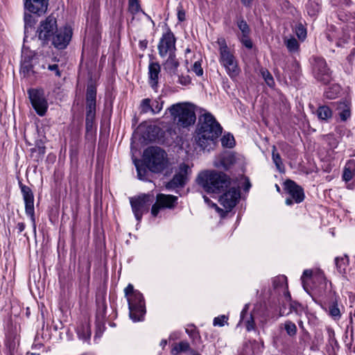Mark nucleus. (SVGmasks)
<instances>
[{
    "instance_id": "nucleus-1",
    "label": "nucleus",
    "mask_w": 355,
    "mask_h": 355,
    "mask_svg": "<svg viewBox=\"0 0 355 355\" xmlns=\"http://www.w3.org/2000/svg\"><path fill=\"white\" fill-rule=\"evenodd\" d=\"M223 128L209 112L200 116L196 130V141L202 150L209 151L215 146Z\"/></svg>"
},
{
    "instance_id": "nucleus-2",
    "label": "nucleus",
    "mask_w": 355,
    "mask_h": 355,
    "mask_svg": "<svg viewBox=\"0 0 355 355\" xmlns=\"http://www.w3.org/2000/svg\"><path fill=\"white\" fill-rule=\"evenodd\" d=\"M196 182L209 193H220L230 186V178L224 173L206 171L199 173Z\"/></svg>"
},
{
    "instance_id": "nucleus-3",
    "label": "nucleus",
    "mask_w": 355,
    "mask_h": 355,
    "mask_svg": "<svg viewBox=\"0 0 355 355\" xmlns=\"http://www.w3.org/2000/svg\"><path fill=\"white\" fill-rule=\"evenodd\" d=\"M143 162L150 171L155 173H161L167 166V155L161 148L150 146L144 150Z\"/></svg>"
},
{
    "instance_id": "nucleus-4",
    "label": "nucleus",
    "mask_w": 355,
    "mask_h": 355,
    "mask_svg": "<svg viewBox=\"0 0 355 355\" xmlns=\"http://www.w3.org/2000/svg\"><path fill=\"white\" fill-rule=\"evenodd\" d=\"M173 121L180 126L186 128L196 121L194 111L185 104L176 103L168 108Z\"/></svg>"
},
{
    "instance_id": "nucleus-5",
    "label": "nucleus",
    "mask_w": 355,
    "mask_h": 355,
    "mask_svg": "<svg viewBox=\"0 0 355 355\" xmlns=\"http://www.w3.org/2000/svg\"><path fill=\"white\" fill-rule=\"evenodd\" d=\"M220 52V62L225 68L230 78H236L240 72L234 55L229 50L224 39L218 40Z\"/></svg>"
},
{
    "instance_id": "nucleus-6",
    "label": "nucleus",
    "mask_w": 355,
    "mask_h": 355,
    "mask_svg": "<svg viewBox=\"0 0 355 355\" xmlns=\"http://www.w3.org/2000/svg\"><path fill=\"white\" fill-rule=\"evenodd\" d=\"M130 318L133 322L141 321L146 313L145 301L142 293H135L128 300Z\"/></svg>"
},
{
    "instance_id": "nucleus-7",
    "label": "nucleus",
    "mask_w": 355,
    "mask_h": 355,
    "mask_svg": "<svg viewBox=\"0 0 355 355\" xmlns=\"http://www.w3.org/2000/svg\"><path fill=\"white\" fill-rule=\"evenodd\" d=\"M313 74L315 79L323 84L329 83L331 79V71L327 67L325 60L320 57L312 58Z\"/></svg>"
},
{
    "instance_id": "nucleus-8",
    "label": "nucleus",
    "mask_w": 355,
    "mask_h": 355,
    "mask_svg": "<svg viewBox=\"0 0 355 355\" xmlns=\"http://www.w3.org/2000/svg\"><path fill=\"white\" fill-rule=\"evenodd\" d=\"M31 105L37 114L41 116L45 115L48 109V103L42 89L31 88L27 91Z\"/></svg>"
},
{
    "instance_id": "nucleus-9",
    "label": "nucleus",
    "mask_w": 355,
    "mask_h": 355,
    "mask_svg": "<svg viewBox=\"0 0 355 355\" xmlns=\"http://www.w3.org/2000/svg\"><path fill=\"white\" fill-rule=\"evenodd\" d=\"M191 172V170L188 164H180L173 178L167 182L166 189H175L184 187L189 179Z\"/></svg>"
},
{
    "instance_id": "nucleus-10",
    "label": "nucleus",
    "mask_w": 355,
    "mask_h": 355,
    "mask_svg": "<svg viewBox=\"0 0 355 355\" xmlns=\"http://www.w3.org/2000/svg\"><path fill=\"white\" fill-rule=\"evenodd\" d=\"M176 39L174 34L170 29H168L166 33H164L159 41L157 45L158 53L160 57L164 58L169 55L175 53Z\"/></svg>"
},
{
    "instance_id": "nucleus-11",
    "label": "nucleus",
    "mask_w": 355,
    "mask_h": 355,
    "mask_svg": "<svg viewBox=\"0 0 355 355\" xmlns=\"http://www.w3.org/2000/svg\"><path fill=\"white\" fill-rule=\"evenodd\" d=\"M150 198V196L147 194H141L130 198L132 210L137 221L139 222L143 214L148 212V207L151 202Z\"/></svg>"
},
{
    "instance_id": "nucleus-12",
    "label": "nucleus",
    "mask_w": 355,
    "mask_h": 355,
    "mask_svg": "<svg viewBox=\"0 0 355 355\" xmlns=\"http://www.w3.org/2000/svg\"><path fill=\"white\" fill-rule=\"evenodd\" d=\"M19 187L25 203V212L32 221L33 231L36 232V224L34 209V195L30 187L19 182Z\"/></svg>"
},
{
    "instance_id": "nucleus-13",
    "label": "nucleus",
    "mask_w": 355,
    "mask_h": 355,
    "mask_svg": "<svg viewBox=\"0 0 355 355\" xmlns=\"http://www.w3.org/2000/svg\"><path fill=\"white\" fill-rule=\"evenodd\" d=\"M57 21L55 17L49 15L40 22L37 29L38 37L43 42H47L57 31Z\"/></svg>"
},
{
    "instance_id": "nucleus-14",
    "label": "nucleus",
    "mask_w": 355,
    "mask_h": 355,
    "mask_svg": "<svg viewBox=\"0 0 355 355\" xmlns=\"http://www.w3.org/2000/svg\"><path fill=\"white\" fill-rule=\"evenodd\" d=\"M284 189L290 196V198L286 199L285 202L287 205H292L293 204V202H295V203H300L304 200V190L294 181L287 180L284 182Z\"/></svg>"
},
{
    "instance_id": "nucleus-15",
    "label": "nucleus",
    "mask_w": 355,
    "mask_h": 355,
    "mask_svg": "<svg viewBox=\"0 0 355 355\" xmlns=\"http://www.w3.org/2000/svg\"><path fill=\"white\" fill-rule=\"evenodd\" d=\"M178 198L172 195L159 193L156 197V202L152 206L151 214L156 217L162 209H172L177 203Z\"/></svg>"
},
{
    "instance_id": "nucleus-16",
    "label": "nucleus",
    "mask_w": 355,
    "mask_h": 355,
    "mask_svg": "<svg viewBox=\"0 0 355 355\" xmlns=\"http://www.w3.org/2000/svg\"><path fill=\"white\" fill-rule=\"evenodd\" d=\"M240 198V190L235 187L230 188L219 198L220 204L227 211H231Z\"/></svg>"
},
{
    "instance_id": "nucleus-17",
    "label": "nucleus",
    "mask_w": 355,
    "mask_h": 355,
    "mask_svg": "<svg viewBox=\"0 0 355 355\" xmlns=\"http://www.w3.org/2000/svg\"><path fill=\"white\" fill-rule=\"evenodd\" d=\"M72 36V31L70 27L65 26L55 32L53 37L52 43L58 49H64L69 44Z\"/></svg>"
},
{
    "instance_id": "nucleus-18",
    "label": "nucleus",
    "mask_w": 355,
    "mask_h": 355,
    "mask_svg": "<svg viewBox=\"0 0 355 355\" xmlns=\"http://www.w3.org/2000/svg\"><path fill=\"white\" fill-rule=\"evenodd\" d=\"M96 324L98 330L104 325L106 317L107 304L105 300V295H97L96 298Z\"/></svg>"
},
{
    "instance_id": "nucleus-19",
    "label": "nucleus",
    "mask_w": 355,
    "mask_h": 355,
    "mask_svg": "<svg viewBox=\"0 0 355 355\" xmlns=\"http://www.w3.org/2000/svg\"><path fill=\"white\" fill-rule=\"evenodd\" d=\"M306 279H312L314 282H318L322 286L327 287V281L326 279V277L324 276V272L320 270H312L310 269L304 270L303 272V274L301 277V281L302 286L305 290L306 288Z\"/></svg>"
},
{
    "instance_id": "nucleus-20",
    "label": "nucleus",
    "mask_w": 355,
    "mask_h": 355,
    "mask_svg": "<svg viewBox=\"0 0 355 355\" xmlns=\"http://www.w3.org/2000/svg\"><path fill=\"white\" fill-rule=\"evenodd\" d=\"M49 5V0H26L25 8L30 12L40 15L46 12Z\"/></svg>"
},
{
    "instance_id": "nucleus-21",
    "label": "nucleus",
    "mask_w": 355,
    "mask_h": 355,
    "mask_svg": "<svg viewBox=\"0 0 355 355\" xmlns=\"http://www.w3.org/2000/svg\"><path fill=\"white\" fill-rule=\"evenodd\" d=\"M161 71L160 64L158 62H150L148 65V83L153 89L157 87L159 74Z\"/></svg>"
},
{
    "instance_id": "nucleus-22",
    "label": "nucleus",
    "mask_w": 355,
    "mask_h": 355,
    "mask_svg": "<svg viewBox=\"0 0 355 355\" xmlns=\"http://www.w3.org/2000/svg\"><path fill=\"white\" fill-rule=\"evenodd\" d=\"M328 335V343L327 345V350L329 355H336L339 349V345L335 337V332L333 329H327Z\"/></svg>"
},
{
    "instance_id": "nucleus-23",
    "label": "nucleus",
    "mask_w": 355,
    "mask_h": 355,
    "mask_svg": "<svg viewBox=\"0 0 355 355\" xmlns=\"http://www.w3.org/2000/svg\"><path fill=\"white\" fill-rule=\"evenodd\" d=\"M329 315L334 320H338L341 318V311L338 304L336 296H332L331 302L327 304Z\"/></svg>"
},
{
    "instance_id": "nucleus-24",
    "label": "nucleus",
    "mask_w": 355,
    "mask_h": 355,
    "mask_svg": "<svg viewBox=\"0 0 355 355\" xmlns=\"http://www.w3.org/2000/svg\"><path fill=\"white\" fill-rule=\"evenodd\" d=\"M248 304H245L241 313V319L239 322H243L248 331L254 330L255 323L252 315H248Z\"/></svg>"
},
{
    "instance_id": "nucleus-25",
    "label": "nucleus",
    "mask_w": 355,
    "mask_h": 355,
    "mask_svg": "<svg viewBox=\"0 0 355 355\" xmlns=\"http://www.w3.org/2000/svg\"><path fill=\"white\" fill-rule=\"evenodd\" d=\"M167 56L168 59L163 64L164 68L167 73L174 75L179 67V62L176 59L175 53Z\"/></svg>"
},
{
    "instance_id": "nucleus-26",
    "label": "nucleus",
    "mask_w": 355,
    "mask_h": 355,
    "mask_svg": "<svg viewBox=\"0 0 355 355\" xmlns=\"http://www.w3.org/2000/svg\"><path fill=\"white\" fill-rule=\"evenodd\" d=\"M236 158L233 154H227L221 157L219 162L216 164V166L223 168L224 170L227 171L234 164Z\"/></svg>"
},
{
    "instance_id": "nucleus-27",
    "label": "nucleus",
    "mask_w": 355,
    "mask_h": 355,
    "mask_svg": "<svg viewBox=\"0 0 355 355\" xmlns=\"http://www.w3.org/2000/svg\"><path fill=\"white\" fill-rule=\"evenodd\" d=\"M338 115L342 121H347L351 116L349 105L346 102H340L337 105Z\"/></svg>"
},
{
    "instance_id": "nucleus-28",
    "label": "nucleus",
    "mask_w": 355,
    "mask_h": 355,
    "mask_svg": "<svg viewBox=\"0 0 355 355\" xmlns=\"http://www.w3.org/2000/svg\"><path fill=\"white\" fill-rule=\"evenodd\" d=\"M76 332L80 339H82L84 341H87L90 339L91 329L89 324H81L77 327Z\"/></svg>"
},
{
    "instance_id": "nucleus-29",
    "label": "nucleus",
    "mask_w": 355,
    "mask_h": 355,
    "mask_svg": "<svg viewBox=\"0 0 355 355\" xmlns=\"http://www.w3.org/2000/svg\"><path fill=\"white\" fill-rule=\"evenodd\" d=\"M33 65L31 62L30 58L24 56L21 64L20 73L23 74L24 77H28L33 72Z\"/></svg>"
},
{
    "instance_id": "nucleus-30",
    "label": "nucleus",
    "mask_w": 355,
    "mask_h": 355,
    "mask_svg": "<svg viewBox=\"0 0 355 355\" xmlns=\"http://www.w3.org/2000/svg\"><path fill=\"white\" fill-rule=\"evenodd\" d=\"M272 159L274 164L276 166L277 169L281 173L284 172L285 167L282 162V159L281 158L279 153L277 152V148L275 147V146H272Z\"/></svg>"
},
{
    "instance_id": "nucleus-31",
    "label": "nucleus",
    "mask_w": 355,
    "mask_h": 355,
    "mask_svg": "<svg viewBox=\"0 0 355 355\" xmlns=\"http://www.w3.org/2000/svg\"><path fill=\"white\" fill-rule=\"evenodd\" d=\"M317 115L320 120L327 121L331 118L332 112L328 106L322 105L318 107Z\"/></svg>"
},
{
    "instance_id": "nucleus-32",
    "label": "nucleus",
    "mask_w": 355,
    "mask_h": 355,
    "mask_svg": "<svg viewBox=\"0 0 355 355\" xmlns=\"http://www.w3.org/2000/svg\"><path fill=\"white\" fill-rule=\"evenodd\" d=\"M190 345L187 341H181L179 343H175L171 349V354L178 355L181 352H187L189 349Z\"/></svg>"
},
{
    "instance_id": "nucleus-33",
    "label": "nucleus",
    "mask_w": 355,
    "mask_h": 355,
    "mask_svg": "<svg viewBox=\"0 0 355 355\" xmlns=\"http://www.w3.org/2000/svg\"><path fill=\"white\" fill-rule=\"evenodd\" d=\"M348 261V257L347 255L341 257H336L335 259L336 268L340 274L345 272Z\"/></svg>"
},
{
    "instance_id": "nucleus-34",
    "label": "nucleus",
    "mask_w": 355,
    "mask_h": 355,
    "mask_svg": "<svg viewBox=\"0 0 355 355\" xmlns=\"http://www.w3.org/2000/svg\"><path fill=\"white\" fill-rule=\"evenodd\" d=\"M236 25L241 32V36H250L251 31L246 21L240 17L236 20Z\"/></svg>"
},
{
    "instance_id": "nucleus-35",
    "label": "nucleus",
    "mask_w": 355,
    "mask_h": 355,
    "mask_svg": "<svg viewBox=\"0 0 355 355\" xmlns=\"http://www.w3.org/2000/svg\"><path fill=\"white\" fill-rule=\"evenodd\" d=\"M139 162V161H135V165L137 172V177L139 180L146 181L148 180V171L146 169L147 168L146 167L145 165L142 166L141 164H140Z\"/></svg>"
},
{
    "instance_id": "nucleus-36",
    "label": "nucleus",
    "mask_w": 355,
    "mask_h": 355,
    "mask_svg": "<svg viewBox=\"0 0 355 355\" xmlns=\"http://www.w3.org/2000/svg\"><path fill=\"white\" fill-rule=\"evenodd\" d=\"M284 44L291 53H295L299 50V43L297 40L294 37H291L284 40Z\"/></svg>"
},
{
    "instance_id": "nucleus-37",
    "label": "nucleus",
    "mask_w": 355,
    "mask_h": 355,
    "mask_svg": "<svg viewBox=\"0 0 355 355\" xmlns=\"http://www.w3.org/2000/svg\"><path fill=\"white\" fill-rule=\"evenodd\" d=\"M221 144L225 148H233L235 145L234 137L230 133L225 134L220 139Z\"/></svg>"
},
{
    "instance_id": "nucleus-38",
    "label": "nucleus",
    "mask_w": 355,
    "mask_h": 355,
    "mask_svg": "<svg viewBox=\"0 0 355 355\" xmlns=\"http://www.w3.org/2000/svg\"><path fill=\"white\" fill-rule=\"evenodd\" d=\"M164 102L161 97H158L151 101V112L153 114H158L163 108Z\"/></svg>"
},
{
    "instance_id": "nucleus-39",
    "label": "nucleus",
    "mask_w": 355,
    "mask_h": 355,
    "mask_svg": "<svg viewBox=\"0 0 355 355\" xmlns=\"http://www.w3.org/2000/svg\"><path fill=\"white\" fill-rule=\"evenodd\" d=\"M295 33L299 40L304 41L306 37V29L302 23L295 25Z\"/></svg>"
},
{
    "instance_id": "nucleus-40",
    "label": "nucleus",
    "mask_w": 355,
    "mask_h": 355,
    "mask_svg": "<svg viewBox=\"0 0 355 355\" xmlns=\"http://www.w3.org/2000/svg\"><path fill=\"white\" fill-rule=\"evenodd\" d=\"M186 333L193 340L200 339V336L196 327L193 324H188L185 329Z\"/></svg>"
},
{
    "instance_id": "nucleus-41",
    "label": "nucleus",
    "mask_w": 355,
    "mask_h": 355,
    "mask_svg": "<svg viewBox=\"0 0 355 355\" xmlns=\"http://www.w3.org/2000/svg\"><path fill=\"white\" fill-rule=\"evenodd\" d=\"M128 11L135 15L141 11V6L139 0H128Z\"/></svg>"
},
{
    "instance_id": "nucleus-42",
    "label": "nucleus",
    "mask_w": 355,
    "mask_h": 355,
    "mask_svg": "<svg viewBox=\"0 0 355 355\" xmlns=\"http://www.w3.org/2000/svg\"><path fill=\"white\" fill-rule=\"evenodd\" d=\"M96 89L93 86H89L86 93V103H96Z\"/></svg>"
},
{
    "instance_id": "nucleus-43",
    "label": "nucleus",
    "mask_w": 355,
    "mask_h": 355,
    "mask_svg": "<svg viewBox=\"0 0 355 355\" xmlns=\"http://www.w3.org/2000/svg\"><path fill=\"white\" fill-rule=\"evenodd\" d=\"M284 329L287 334L290 336H294L297 334V327L294 322L287 320L284 323Z\"/></svg>"
},
{
    "instance_id": "nucleus-44",
    "label": "nucleus",
    "mask_w": 355,
    "mask_h": 355,
    "mask_svg": "<svg viewBox=\"0 0 355 355\" xmlns=\"http://www.w3.org/2000/svg\"><path fill=\"white\" fill-rule=\"evenodd\" d=\"M96 115V110H90V111H86V119H85V123H86V128L87 130H89L90 128H92L93 122L95 118Z\"/></svg>"
},
{
    "instance_id": "nucleus-45",
    "label": "nucleus",
    "mask_w": 355,
    "mask_h": 355,
    "mask_svg": "<svg viewBox=\"0 0 355 355\" xmlns=\"http://www.w3.org/2000/svg\"><path fill=\"white\" fill-rule=\"evenodd\" d=\"M306 9L308 14L310 16H315L317 13L319 12L320 6L319 5L313 1L309 2L306 5Z\"/></svg>"
},
{
    "instance_id": "nucleus-46",
    "label": "nucleus",
    "mask_w": 355,
    "mask_h": 355,
    "mask_svg": "<svg viewBox=\"0 0 355 355\" xmlns=\"http://www.w3.org/2000/svg\"><path fill=\"white\" fill-rule=\"evenodd\" d=\"M140 108L143 113L151 112V100L148 98L143 99L140 104Z\"/></svg>"
},
{
    "instance_id": "nucleus-47",
    "label": "nucleus",
    "mask_w": 355,
    "mask_h": 355,
    "mask_svg": "<svg viewBox=\"0 0 355 355\" xmlns=\"http://www.w3.org/2000/svg\"><path fill=\"white\" fill-rule=\"evenodd\" d=\"M261 75L265 80L266 84L269 87H272L275 84L274 79L270 73L267 69L261 70Z\"/></svg>"
},
{
    "instance_id": "nucleus-48",
    "label": "nucleus",
    "mask_w": 355,
    "mask_h": 355,
    "mask_svg": "<svg viewBox=\"0 0 355 355\" xmlns=\"http://www.w3.org/2000/svg\"><path fill=\"white\" fill-rule=\"evenodd\" d=\"M272 284H273L274 288H275L280 287V286L283 287L284 286H286V287L287 288L286 277L284 275L276 277L275 278L273 279Z\"/></svg>"
},
{
    "instance_id": "nucleus-49",
    "label": "nucleus",
    "mask_w": 355,
    "mask_h": 355,
    "mask_svg": "<svg viewBox=\"0 0 355 355\" xmlns=\"http://www.w3.org/2000/svg\"><path fill=\"white\" fill-rule=\"evenodd\" d=\"M355 177V171H352L350 169L345 168L343 174V179L345 182H348L352 179L354 180Z\"/></svg>"
},
{
    "instance_id": "nucleus-50",
    "label": "nucleus",
    "mask_w": 355,
    "mask_h": 355,
    "mask_svg": "<svg viewBox=\"0 0 355 355\" xmlns=\"http://www.w3.org/2000/svg\"><path fill=\"white\" fill-rule=\"evenodd\" d=\"M227 317L224 315L216 317L214 319L213 324L214 326L223 327L224 326L225 323L227 322Z\"/></svg>"
},
{
    "instance_id": "nucleus-51",
    "label": "nucleus",
    "mask_w": 355,
    "mask_h": 355,
    "mask_svg": "<svg viewBox=\"0 0 355 355\" xmlns=\"http://www.w3.org/2000/svg\"><path fill=\"white\" fill-rule=\"evenodd\" d=\"M192 71L198 76H200L203 74V69L201 67V63L199 61L194 62L192 67Z\"/></svg>"
},
{
    "instance_id": "nucleus-52",
    "label": "nucleus",
    "mask_w": 355,
    "mask_h": 355,
    "mask_svg": "<svg viewBox=\"0 0 355 355\" xmlns=\"http://www.w3.org/2000/svg\"><path fill=\"white\" fill-rule=\"evenodd\" d=\"M240 41L247 49H251L252 48L253 44L250 36H241Z\"/></svg>"
},
{
    "instance_id": "nucleus-53",
    "label": "nucleus",
    "mask_w": 355,
    "mask_h": 355,
    "mask_svg": "<svg viewBox=\"0 0 355 355\" xmlns=\"http://www.w3.org/2000/svg\"><path fill=\"white\" fill-rule=\"evenodd\" d=\"M124 292H125V295L127 297V300H128L129 297L133 296L135 293H138L139 291L137 290H135L132 284H129L124 289Z\"/></svg>"
},
{
    "instance_id": "nucleus-54",
    "label": "nucleus",
    "mask_w": 355,
    "mask_h": 355,
    "mask_svg": "<svg viewBox=\"0 0 355 355\" xmlns=\"http://www.w3.org/2000/svg\"><path fill=\"white\" fill-rule=\"evenodd\" d=\"M240 355H255L250 345L245 343Z\"/></svg>"
},
{
    "instance_id": "nucleus-55",
    "label": "nucleus",
    "mask_w": 355,
    "mask_h": 355,
    "mask_svg": "<svg viewBox=\"0 0 355 355\" xmlns=\"http://www.w3.org/2000/svg\"><path fill=\"white\" fill-rule=\"evenodd\" d=\"M178 18L180 21L185 20V12L182 6L178 8Z\"/></svg>"
},
{
    "instance_id": "nucleus-56",
    "label": "nucleus",
    "mask_w": 355,
    "mask_h": 355,
    "mask_svg": "<svg viewBox=\"0 0 355 355\" xmlns=\"http://www.w3.org/2000/svg\"><path fill=\"white\" fill-rule=\"evenodd\" d=\"M48 69L50 70V71H54L55 75L58 76V77H60L61 76V73H60V71L58 69V64H49L48 66Z\"/></svg>"
},
{
    "instance_id": "nucleus-57",
    "label": "nucleus",
    "mask_w": 355,
    "mask_h": 355,
    "mask_svg": "<svg viewBox=\"0 0 355 355\" xmlns=\"http://www.w3.org/2000/svg\"><path fill=\"white\" fill-rule=\"evenodd\" d=\"M32 20H33V17L31 15L26 14V13L24 14L25 28L28 26H32V25H33Z\"/></svg>"
},
{
    "instance_id": "nucleus-58",
    "label": "nucleus",
    "mask_w": 355,
    "mask_h": 355,
    "mask_svg": "<svg viewBox=\"0 0 355 355\" xmlns=\"http://www.w3.org/2000/svg\"><path fill=\"white\" fill-rule=\"evenodd\" d=\"M179 83L183 85H187L191 83V79L189 76L179 77Z\"/></svg>"
},
{
    "instance_id": "nucleus-59",
    "label": "nucleus",
    "mask_w": 355,
    "mask_h": 355,
    "mask_svg": "<svg viewBox=\"0 0 355 355\" xmlns=\"http://www.w3.org/2000/svg\"><path fill=\"white\" fill-rule=\"evenodd\" d=\"M301 305L296 302H291L290 303V308L291 310H293L295 311H298V308L300 307Z\"/></svg>"
},
{
    "instance_id": "nucleus-60",
    "label": "nucleus",
    "mask_w": 355,
    "mask_h": 355,
    "mask_svg": "<svg viewBox=\"0 0 355 355\" xmlns=\"http://www.w3.org/2000/svg\"><path fill=\"white\" fill-rule=\"evenodd\" d=\"M96 110V103H86V111Z\"/></svg>"
},
{
    "instance_id": "nucleus-61",
    "label": "nucleus",
    "mask_w": 355,
    "mask_h": 355,
    "mask_svg": "<svg viewBox=\"0 0 355 355\" xmlns=\"http://www.w3.org/2000/svg\"><path fill=\"white\" fill-rule=\"evenodd\" d=\"M25 224L24 223H18L17 225V228L18 230V233L22 232L25 229Z\"/></svg>"
},
{
    "instance_id": "nucleus-62",
    "label": "nucleus",
    "mask_w": 355,
    "mask_h": 355,
    "mask_svg": "<svg viewBox=\"0 0 355 355\" xmlns=\"http://www.w3.org/2000/svg\"><path fill=\"white\" fill-rule=\"evenodd\" d=\"M250 187H251V184H250L248 178H245L243 190L247 191L250 189Z\"/></svg>"
},
{
    "instance_id": "nucleus-63",
    "label": "nucleus",
    "mask_w": 355,
    "mask_h": 355,
    "mask_svg": "<svg viewBox=\"0 0 355 355\" xmlns=\"http://www.w3.org/2000/svg\"><path fill=\"white\" fill-rule=\"evenodd\" d=\"M243 6L245 7H250L252 0H241Z\"/></svg>"
},
{
    "instance_id": "nucleus-64",
    "label": "nucleus",
    "mask_w": 355,
    "mask_h": 355,
    "mask_svg": "<svg viewBox=\"0 0 355 355\" xmlns=\"http://www.w3.org/2000/svg\"><path fill=\"white\" fill-rule=\"evenodd\" d=\"M325 93H326V96L328 98H335V94H332L330 90L327 91Z\"/></svg>"
}]
</instances>
